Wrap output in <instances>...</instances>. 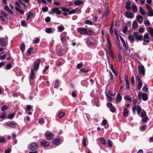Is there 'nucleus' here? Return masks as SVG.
I'll return each instance as SVG.
<instances>
[{"label": "nucleus", "mask_w": 153, "mask_h": 153, "mask_svg": "<svg viewBox=\"0 0 153 153\" xmlns=\"http://www.w3.org/2000/svg\"><path fill=\"white\" fill-rule=\"evenodd\" d=\"M62 13L61 11L59 10V8L58 7H55L52 8L51 11L49 12V13L51 15L53 14L56 13L57 15H60Z\"/></svg>", "instance_id": "obj_1"}, {"label": "nucleus", "mask_w": 153, "mask_h": 153, "mask_svg": "<svg viewBox=\"0 0 153 153\" xmlns=\"http://www.w3.org/2000/svg\"><path fill=\"white\" fill-rule=\"evenodd\" d=\"M137 110V114L139 115L142 111L141 108L139 106H136L135 105L134 107L132 108V110L133 113L134 114H136V110Z\"/></svg>", "instance_id": "obj_2"}, {"label": "nucleus", "mask_w": 153, "mask_h": 153, "mask_svg": "<svg viewBox=\"0 0 153 153\" xmlns=\"http://www.w3.org/2000/svg\"><path fill=\"white\" fill-rule=\"evenodd\" d=\"M138 72L140 74L144 76L145 74L144 68L143 65H139L138 67Z\"/></svg>", "instance_id": "obj_3"}, {"label": "nucleus", "mask_w": 153, "mask_h": 153, "mask_svg": "<svg viewBox=\"0 0 153 153\" xmlns=\"http://www.w3.org/2000/svg\"><path fill=\"white\" fill-rule=\"evenodd\" d=\"M41 61L39 59H38L34 62V69L35 71L38 70L39 68Z\"/></svg>", "instance_id": "obj_4"}, {"label": "nucleus", "mask_w": 153, "mask_h": 153, "mask_svg": "<svg viewBox=\"0 0 153 153\" xmlns=\"http://www.w3.org/2000/svg\"><path fill=\"white\" fill-rule=\"evenodd\" d=\"M45 134L46 138L48 140H51L54 138V135L49 131H47Z\"/></svg>", "instance_id": "obj_5"}, {"label": "nucleus", "mask_w": 153, "mask_h": 153, "mask_svg": "<svg viewBox=\"0 0 153 153\" xmlns=\"http://www.w3.org/2000/svg\"><path fill=\"white\" fill-rule=\"evenodd\" d=\"M77 29L78 31L81 34L85 35L87 33V30L85 28L81 27L78 28Z\"/></svg>", "instance_id": "obj_6"}, {"label": "nucleus", "mask_w": 153, "mask_h": 153, "mask_svg": "<svg viewBox=\"0 0 153 153\" xmlns=\"http://www.w3.org/2000/svg\"><path fill=\"white\" fill-rule=\"evenodd\" d=\"M134 35L136 39L139 40H141L143 38V35H138V33L137 32H134Z\"/></svg>", "instance_id": "obj_7"}, {"label": "nucleus", "mask_w": 153, "mask_h": 153, "mask_svg": "<svg viewBox=\"0 0 153 153\" xmlns=\"http://www.w3.org/2000/svg\"><path fill=\"white\" fill-rule=\"evenodd\" d=\"M125 15L126 17L128 18H132L134 17V14L129 11L126 12Z\"/></svg>", "instance_id": "obj_8"}, {"label": "nucleus", "mask_w": 153, "mask_h": 153, "mask_svg": "<svg viewBox=\"0 0 153 153\" xmlns=\"http://www.w3.org/2000/svg\"><path fill=\"white\" fill-rule=\"evenodd\" d=\"M150 39V38L149 37L148 33H147L145 34L144 36L143 40L147 43H149V42Z\"/></svg>", "instance_id": "obj_9"}, {"label": "nucleus", "mask_w": 153, "mask_h": 153, "mask_svg": "<svg viewBox=\"0 0 153 153\" xmlns=\"http://www.w3.org/2000/svg\"><path fill=\"white\" fill-rule=\"evenodd\" d=\"M131 4V2L129 1H128L126 4L125 6V7L126 9L128 10H130L131 9V8L130 7V5Z\"/></svg>", "instance_id": "obj_10"}, {"label": "nucleus", "mask_w": 153, "mask_h": 153, "mask_svg": "<svg viewBox=\"0 0 153 153\" xmlns=\"http://www.w3.org/2000/svg\"><path fill=\"white\" fill-rule=\"evenodd\" d=\"M94 39L93 38H90L87 39V43L88 45H91L93 43Z\"/></svg>", "instance_id": "obj_11"}, {"label": "nucleus", "mask_w": 153, "mask_h": 153, "mask_svg": "<svg viewBox=\"0 0 153 153\" xmlns=\"http://www.w3.org/2000/svg\"><path fill=\"white\" fill-rule=\"evenodd\" d=\"M29 147L32 150H35L38 148V146L36 144H30Z\"/></svg>", "instance_id": "obj_12"}, {"label": "nucleus", "mask_w": 153, "mask_h": 153, "mask_svg": "<svg viewBox=\"0 0 153 153\" xmlns=\"http://www.w3.org/2000/svg\"><path fill=\"white\" fill-rule=\"evenodd\" d=\"M4 10H5L7 12H8L11 14H13V11L12 10H10V8L8 6H5L4 7Z\"/></svg>", "instance_id": "obj_13"}, {"label": "nucleus", "mask_w": 153, "mask_h": 153, "mask_svg": "<svg viewBox=\"0 0 153 153\" xmlns=\"http://www.w3.org/2000/svg\"><path fill=\"white\" fill-rule=\"evenodd\" d=\"M0 45L2 46H5L7 45L6 41H4V38H0Z\"/></svg>", "instance_id": "obj_14"}, {"label": "nucleus", "mask_w": 153, "mask_h": 153, "mask_svg": "<svg viewBox=\"0 0 153 153\" xmlns=\"http://www.w3.org/2000/svg\"><path fill=\"white\" fill-rule=\"evenodd\" d=\"M122 100V97L119 93H118L116 99V101L117 102H120Z\"/></svg>", "instance_id": "obj_15"}, {"label": "nucleus", "mask_w": 153, "mask_h": 153, "mask_svg": "<svg viewBox=\"0 0 153 153\" xmlns=\"http://www.w3.org/2000/svg\"><path fill=\"white\" fill-rule=\"evenodd\" d=\"M33 13L31 12H29L27 16V20H28L29 19H31L33 17Z\"/></svg>", "instance_id": "obj_16"}, {"label": "nucleus", "mask_w": 153, "mask_h": 153, "mask_svg": "<svg viewBox=\"0 0 153 153\" xmlns=\"http://www.w3.org/2000/svg\"><path fill=\"white\" fill-rule=\"evenodd\" d=\"M137 18L138 22L140 24H142L143 21V17L140 15H139L137 17Z\"/></svg>", "instance_id": "obj_17"}, {"label": "nucleus", "mask_w": 153, "mask_h": 153, "mask_svg": "<svg viewBox=\"0 0 153 153\" xmlns=\"http://www.w3.org/2000/svg\"><path fill=\"white\" fill-rule=\"evenodd\" d=\"M6 124L8 126H10L11 127L15 128L16 127V125L15 124L12 122H7L6 123Z\"/></svg>", "instance_id": "obj_18"}, {"label": "nucleus", "mask_w": 153, "mask_h": 153, "mask_svg": "<svg viewBox=\"0 0 153 153\" xmlns=\"http://www.w3.org/2000/svg\"><path fill=\"white\" fill-rule=\"evenodd\" d=\"M148 31L150 35L153 37V28L151 27H149L148 29Z\"/></svg>", "instance_id": "obj_19"}, {"label": "nucleus", "mask_w": 153, "mask_h": 153, "mask_svg": "<svg viewBox=\"0 0 153 153\" xmlns=\"http://www.w3.org/2000/svg\"><path fill=\"white\" fill-rule=\"evenodd\" d=\"M143 100L144 101H146L148 100L147 95L145 93H143L142 94Z\"/></svg>", "instance_id": "obj_20"}, {"label": "nucleus", "mask_w": 153, "mask_h": 153, "mask_svg": "<svg viewBox=\"0 0 153 153\" xmlns=\"http://www.w3.org/2000/svg\"><path fill=\"white\" fill-rule=\"evenodd\" d=\"M139 11L140 14L143 15H145L146 13L143 10V7L142 6H140L139 7Z\"/></svg>", "instance_id": "obj_21"}, {"label": "nucleus", "mask_w": 153, "mask_h": 153, "mask_svg": "<svg viewBox=\"0 0 153 153\" xmlns=\"http://www.w3.org/2000/svg\"><path fill=\"white\" fill-rule=\"evenodd\" d=\"M88 84V82L85 80H83L81 82V84L83 86H85L86 87H87Z\"/></svg>", "instance_id": "obj_22"}, {"label": "nucleus", "mask_w": 153, "mask_h": 153, "mask_svg": "<svg viewBox=\"0 0 153 153\" xmlns=\"http://www.w3.org/2000/svg\"><path fill=\"white\" fill-rule=\"evenodd\" d=\"M100 140V142L102 143H106V141L105 140L103 137H100L97 139V141Z\"/></svg>", "instance_id": "obj_23"}, {"label": "nucleus", "mask_w": 153, "mask_h": 153, "mask_svg": "<svg viewBox=\"0 0 153 153\" xmlns=\"http://www.w3.org/2000/svg\"><path fill=\"white\" fill-rule=\"evenodd\" d=\"M131 8L134 12L135 13L137 12V8L135 5L133 4L131 6Z\"/></svg>", "instance_id": "obj_24"}, {"label": "nucleus", "mask_w": 153, "mask_h": 153, "mask_svg": "<svg viewBox=\"0 0 153 153\" xmlns=\"http://www.w3.org/2000/svg\"><path fill=\"white\" fill-rule=\"evenodd\" d=\"M31 72L30 74V78L31 79H34V71L33 69H31Z\"/></svg>", "instance_id": "obj_25"}, {"label": "nucleus", "mask_w": 153, "mask_h": 153, "mask_svg": "<svg viewBox=\"0 0 153 153\" xmlns=\"http://www.w3.org/2000/svg\"><path fill=\"white\" fill-rule=\"evenodd\" d=\"M147 14L149 16H153V9H152L149 10H148L147 12Z\"/></svg>", "instance_id": "obj_26"}, {"label": "nucleus", "mask_w": 153, "mask_h": 153, "mask_svg": "<svg viewBox=\"0 0 153 153\" xmlns=\"http://www.w3.org/2000/svg\"><path fill=\"white\" fill-rule=\"evenodd\" d=\"M83 2L82 1L80 0H76L75 1L74 4L76 5H79L82 4H83Z\"/></svg>", "instance_id": "obj_27"}, {"label": "nucleus", "mask_w": 153, "mask_h": 153, "mask_svg": "<svg viewBox=\"0 0 153 153\" xmlns=\"http://www.w3.org/2000/svg\"><path fill=\"white\" fill-rule=\"evenodd\" d=\"M128 111L127 109L125 108L124 109L123 112V115L124 116H126L128 115Z\"/></svg>", "instance_id": "obj_28"}, {"label": "nucleus", "mask_w": 153, "mask_h": 153, "mask_svg": "<svg viewBox=\"0 0 153 153\" xmlns=\"http://www.w3.org/2000/svg\"><path fill=\"white\" fill-rule=\"evenodd\" d=\"M15 9L16 11L19 12L21 14H23L24 13V12L23 11L19 9V8L17 7L16 6L15 7Z\"/></svg>", "instance_id": "obj_29"}, {"label": "nucleus", "mask_w": 153, "mask_h": 153, "mask_svg": "<svg viewBox=\"0 0 153 153\" xmlns=\"http://www.w3.org/2000/svg\"><path fill=\"white\" fill-rule=\"evenodd\" d=\"M20 49L22 52H23L25 51V45L24 43H22L20 46Z\"/></svg>", "instance_id": "obj_30"}, {"label": "nucleus", "mask_w": 153, "mask_h": 153, "mask_svg": "<svg viewBox=\"0 0 153 153\" xmlns=\"http://www.w3.org/2000/svg\"><path fill=\"white\" fill-rule=\"evenodd\" d=\"M108 49L109 52L111 56L113 58H114L113 54V51L111 49V48H110L109 47H108Z\"/></svg>", "instance_id": "obj_31"}, {"label": "nucleus", "mask_w": 153, "mask_h": 153, "mask_svg": "<svg viewBox=\"0 0 153 153\" xmlns=\"http://www.w3.org/2000/svg\"><path fill=\"white\" fill-rule=\"evenodd\" d=\"M40 40L39 38L36 37L35 40L33 41V43L34 44H38Z\"/></svg>", "instance_id": "obj_32"}, {"label": "nucleus", "mask_w": 153, "mask_h": 153, "mask_svg": "<svg viewBox=\"0 0 153 153\" xmlns=\"http://www.w3.org/2000/svg\"><path fill=\"white\" fill-rule=\"evenodd\" d=\"M137 82L138 83L137 89L140 90L142 87V82L141 81H139Z\"/></svg>", "instance_id": "obj_33"}, {"label": "nucleus", "mask_w": 153, "mask_h": 153, "mask_svg": "<svg viewBox=\"0 0 153 153\" xmlns=\"http://www.w3.org/2000/svg\"><path fill=\"white\" fill-rule=\"evenodd\" d=\"M59 80H56L54 84V87L55 88H57L59 86Z\"/></svg>", "instance_id": "obj_34"}, {"label": "nucleus", "mask_w": 153, "mask_h": 153, "mask_svg": "<svg viewBox=\"0 0 153 153\" xmlns=\"http://www.w3.org/2000/svg\"><path fill=\"white\" fill-rule=\"evenodd\" d=\"M65 114L64 112H60L58 114V116L59 118H61L64 116Z\"/></svg>", "instance_id": "obj_35"}, {"label": "nucleus", "mask_w": 153, "mask_h": 153, "mask_svg": "<svg viewBox=\"0 0 153 153\" xmlns=\"http://www.w3.org/2000/svg\"><path fill=\"white\" fill-rule=\"evenodd\" d=\"M132 26L134 28H137L138 27V24L137 22L135 21H134L133 23Z\"/></svg>", "instance_id": "obj_36"}, {"label": "nucleus", "mask_w": 153, "mask_h": 153, "mask_svg": "<svg viewBox=\"0 0 153 153\" xmlns=\"http://www.w3.org/2000/svg\"><path fill=\"white\" fill-rule=\"evenodd\" d=\"M128 38L129 40L131 41V42H132L134 41V37L132 35L129 36H128Z\"/></svg>", "instance_id": "obj_37"}, {"label": "nucleus", "mask_w": 153, "mask_h": 153, "mask_svg": "<svg viewBox=\"0 0 153 153\" xmlns=\"http://www.w3.org/2000/svg\"><path fill=\"white\" fill-rule=\"evenodd\" d=\"M60 142V139L59 138H56L53 142V143H59Z\"/></svg>", "instance_id": "obj_38"}, {"label": "nucleus", "mask_w": 153, "mask_h": 153, "mask_svg": "<svg viewBox=\"0 0 153 153\" xmlns=\"http://www.w3.org/2000/svg\"><path fill=\"white\" fill-rule=\"evenodd\" d=\"M1 14L4 17H7L8 15L4 11L1 10Z\"/></svg>", "instance_id": "obj_39"}, {"label": "nucleus", "mask_w": 153, "mask_h": 153, "mask_svg": "<svg viewBox=\"0 0 153 153\" xmlns=\"http://www.w3.org/2000/svg\"><path fill=\"white\" fill-rule=\"evenodd\" d=\"M19 1L20 4L23 5L25 7V8L27 7L26 6L25 3L22 0H19Z\"/></svg>", "instance_id": "obj_40"}, {"label": "nucleus", "mask_w": 153, "mask_h": 153, "mask_svg": "<svg viewBox=\"0 0 153 153\" xmlns=\"http://www.w3.org/2000/svg\"><path fill=\"white\" fill-rule=\"evenodd\" d=\"M62 10L64 12H68L69 11V9L66 7H62L61 8Z\"/></svg>", "instance_id": "obj_41"}, {"label": "nucleus", "mask_w": 153, "mask_h": 153, "mask_svg": "<svg viewBox=\"0 0 153 153\" xmlns=\"http://www.w3.org/2000/svg\"><path fill=\"white\" fill-rule=\"evenodd\" d=\"M15 114L14 113H13L10 114L8 116V118L10 119H12L14 117Z\"/></svg>", "instance_id": "obj_42"}, {"label": "nucleus", "mask_w": 153, "mask_h": 153, "mask_svg": "<svg viewBox=\"0 0 153 153\" xmlns=\"http://www.w3.org/2000/svg\"><path fill=\"white\" fill-rule=\"evenodd\" d=\"M21 25L22 26H26L27 25V24L25 20H22L21 22Z\"/></svg>", "instance_id": "obj_43"}, {"label": "nucleus", "mask_w": 153, "mask_h": 153, "mask_svg": "<svg viewBox=\"0 0 153 153\" xmlns=\"http://www.w3.org/2000/svg\"><path fill=\"white\" fill-rule=\"evenodd\" d=\"M125 98L129 101H131V97L128 95H126L125 97Z\"/></svg>", "instance_id": "obj_44"}, {"label": "nucleus", "mask_w": 153, "mask_h": 153, "mask_svg": "<svg viewBox=\"0 0 153 153\" xmlns=\"http://www.w3.org/2000/svg\"><path fill=\"white\" fill-rule=\"evenodd\" d=\"M7 108L8 106L6 105H4L2 107L1 110L3 111H4Z\"/></svg>", "instance_id": "obj_45"}, {"label": "nucleus", "mask_w": 153, "mask_h": 153, "mask_svg": "<svg viewBox=\"0 0 153 153\" xmlns=\"http://www.w3.org/2000/svg\"><path fill=\"white\" fill-rule=\"evenodd\" d=\"M58 30L60 32L63 30L65 29V28L63 26H60L58 27Z\"/></svg>", "instance_id": "obj_46"}, {"label": "nucleus", "mask_w": 153, "mask_h": 153, "mask_svg": "<svg viewBox=\"0 0 153 153\" xmlns=\"http://www.w3.org/2000/svg\"><path fill=\"white\" fill-rule=\"evenodd\" d=\"M52 31V30L51 28H47L46 29V32L48 33H51Z\"/></svg>", "instance_id": "obj_47"}, {"label": "nucleus", "mask_w": 153, "mask_h": 153, "mask_svg": "<svg viewBox=\"0 0 153 153\" xmlns=\"http://www.w3.org/2000/svg\"><path fill=\"white\" fill-rule=\"evenodd\" d=\"M6 114L5 112L2 113L0 115V117L3 119H4L5 118Z\"/></svg>", "instance_id": "obj_48"}, {"label": "nucleus", "mask_w": 153, "mask_h": 153, "mask_svg": "<svg viewBox=\"0 0 153 153\" xmlns=\"http://www.w3.org/2000/svg\"><path fill=\"white\" fill-rule=\"evenodd\" d=\"M86 24L92 25L93 24V22L92 21L89 20H86L85 21Z\"/></svg>", "instance_id": "obj_49"}, {"label": "nucleus", "mask_w": 153, "mask_h": 153, "mask_svg": "<svg viewBox=\"0 0 153 153\" xmlns=\"http://www.w3.org/2000/svg\"><path fill=\"white\" fill-rule=\"evenodd\" d=\"M146 115V113L145 111L143 110L141 113V117H145Z\"/></svg>", "instance_id": "obj_50"}, {"label": "nucleus", "mask_w": 153, "mask_h": 153, "mask_svg": "<svg viewBox=\"0 0 153 153\" xmlns=\"http://www.w3.org/2000/svg\"><path fill=\"white\" fill-rule=\"evenodd\" d=\"M148 86L147 85H145V86H144L143 88V91L146 92L148 91V89L147 88Z\"/></svg>", "instance_id": "obj_51"}, {"label": "nucleus", "mask_w": 153, "mask_h": 153, "mask_svg": "<svg viewBox=\"0 0 153 153\" xmlns=\"http://www.w3.org/2000/svg\"><path fill=\"white\" fill-rule=\"evenodd\" d=\"M5 138L3 137H0V143H2L5 142Z\"/></svg>", "instance_id": "obj_52"}, {"label": "nucleus", "mask_w": 153, "mask_h": 153, "mask_svg": "<svg viewBox=\"0 0 153 153\" xmlns=\"http://www.w3.org/2000/svg\"><path fill=\"white\" fill-rule=\"evenodd\" d=\"M12 67V65L11 63H9L6 65V68L8 70L10 69Z\"/></svg>", "instance_id": "obj_53"}, {"label": "nucleus", "mask_w": 153, "mask_h": 153, "mask_svg": "<svg viewBox=\"0 0 153 153\" xmlns=\"http://www.w3.org/2000/svg\"><path fill=\"white\" fill-rule=\"evenodd\" d=\"M109 31H110V33L111 35H113V26H111V27H110V29H109Z\"/></svg>", "instance_id": "obj_54"}, {"label": "nucleus", "mask_w": 153, "mask_h": 153, "mask_svg": "<svg viewBox=\"0 0 153 153\" xmlns=\"http://www.w3.org/2000/svg\"><path fill=\"white\" fill-rule=\"evenodd\" d=\"M106 96L107 97V99L110 101H112L113 99L112 98L108 95V94H106Z\"/></svg>", "instance_id": "obj_55"}, {"label": "nucleus", "mask_w": 153, "mask_h": 153, "mask_svg": "<svg viewBox=\"0 0 153 153\" xmlns=\"http://www.w3.org/2000/svg\"><path fill=\"white\" fill-rule=\"evenodd\" d=\"M48 7H43L42 10L44 12H46L48 11Z\"/></svg>", "instance_id": "obj_56"}, {"label": "nucleus", "mask_w": 153, "mask_h": 153, "mask_svg": "<svg viewBox=\"0 0 153 153\" xmlns=\"http://www.w3.org/2000/svg\"><path fill=\"white\" fill-rule=\"evenodd\" d=\"M107 42L108 45V47H109L110 48H111L112 45L108 39H107Z\"/></svg>", "instance_id": "obj_57"}, {"label": "nucleus", "mask_w": 153, "mask_h": 153, "mask_svg": "<svg viewBox=\"0 0 153 153\" xmlns=\"http://www.w3.org/2000/svg\"><path fill=\"white\" fill-rule=\"evenodd\" d=\"M132 55H133V56H135V57H137V59H140V56L138 55L136 53L134 52L132 53Z\"/></svg>", "instance_id": "obj_58"}, {"label": "nucleus", "mask_w": 153, "mask_h": 153, "mask_svg": "<svg viewBox=\"0 0 153 153\" xmlns=\"http://www.w3.org/2000/svg\"><path fill=\"white\" fill-rule=\"evenodd\" d=\"M110 111L112 112H114L115 111V109L114 106H113L110 108Z\"/></svg>", "instance_id": "obj_59"}, {"label": "nucleus", "mask_w": 153, "mask_h": 153, "mask_svg": "<svg viewBox=\"0 0 153 153\" xmlns=\"http://www.w3.org/2000/svg\"><path fill=\"white\" fill-rule=\"evenodd\" d=\"M148 120V117H146L145 118L142 119V121L144 122H147Z\"/></svg>", "instance_id": "obj_60"}, {"label": "nucleus", "mask_w": 153, "mask_h": 153, "mask_svg": "<svg viewBox=\"0 0 153 153\" xmlns=\"http://www.w3.org/2000/svg\"><path fill=\"white\" fill-rule=\"evenodd\" d=\"M126 88L127 90H129L130 89L129 84L128 82H126Z\"/></svg>", "instance_id": "obj_61"}, {"label": "nucleus", "mask_w": 153, "mask_h": 153, "mask_svg": "<svg viewBox=\"0 0 153 153\" xmlns=\"http://www.w3.org/2000/svg\"><path fill=\"white\" fill-rule=\"evenodd\" d=\"M82 63H80L77 64L76 68L77 69H79L82 67Z\"/></svg>", "instance_id": "obj_62"}, {"label": "nucleus", "mask_w": 153, "mask_h": 153, "mask_svg": "<svg viewBox=\"0 0 153 153\" xmlns=\"http://www.w3.org/2000/svg\"><path fill=\"white\" fill-rule=\"evenodd\" d=\"M45 20L47 22H48L50 21L51 18L49 17H47L45 18Z\"/></svg>", "instance_id": "obj_63"}, {"label": "nucleus", "mask_w": 153, "mask_h": 153, "mask_svg": "<svg viewBox=\"0 0 153 153\" xmlns=\"http://www.w3.org/2000/svg\"><path fill=\"white\" fill-rule=\"evenodd\" d=\"M11 151V149L10 148L6 149L5 152V153H10Z\"/></svg>", "instance_id": "obj_64"}]
</instances>
